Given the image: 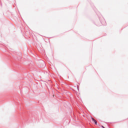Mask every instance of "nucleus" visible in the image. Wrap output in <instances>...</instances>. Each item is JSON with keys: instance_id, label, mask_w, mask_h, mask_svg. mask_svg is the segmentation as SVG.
Returning a JSON list of instances; mask_svg holds the SVG:
<instances>
[{"instance_id": "nucleus-1", "label": "nucleus", "mask_w": 128, "mask_h": 128, "mask_svg": "<svg viewBox=\"0 0 128 128\" xmlns=\"http://www.w3.org/2000/svg\"><path fill=\"white\" fill-rule=\"evenodd\" d=\"M92 122H94L95 124H97L96 120L94 118H92Z\"/></svg>"}, {"instance_id": "nucleus-2", "label": "nucleus", "mask_w": 128, "mask_h": 128, "mask_svg": "<svg viewBox=\"0 0 128 128\" xmlns=\"http://www.w3.org/2000/svg\"><path fill=\"white\" fill-rule=\"evenodd\" d=\"M102 128H105L104 126H102Z\"/></svg>"}]
</instances>
